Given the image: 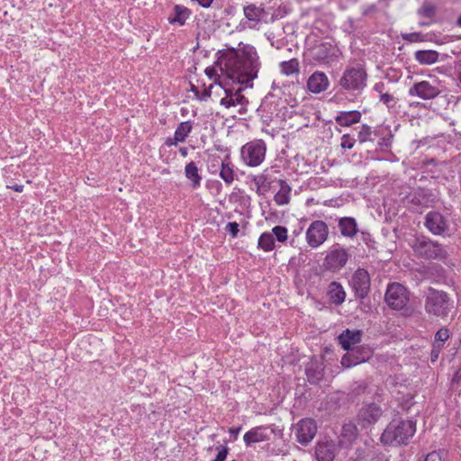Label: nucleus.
I'll return each instance as SVG.
<instances>
[{"label":"nucleus","instance_id":"9b49d317","mask_svg":"<svg viewBox=\"0 0 461 461\" xmlns=\"http://www.w3.org/2000/svg\"><path fill=\"white\" fill-rule=\"evenodd\" d=\"M351 287L357 298L364 299L370 292V276L364 268H357L350 281Z\"/></svg>","mask_w":461,"mask_h":461},{"label":"nucleus","instance_id":"393cba45","mask_svg":"<svg viewBox=\"0 0 461 461\" xmlns=\"http://www.w3.org/2000/svg\"><path fill=\"white\" fill-rule=\"evenodd\" d=\"M190 15L191 11L187 7L176 5L174 6L172 14L168 17V22L171 24L177 23L182 26L185 23Z\"/></svg>","mask_w":461,"mask_h":461},{"label":"nucleus","instance_id":"f704fd0d","mask_svg":"<svg viewBox=\"0 0 461 461\" xmlns=\"http://www.w3.org/2000/svg\"><path fill=\"white\" fill-rule=\"evenodd\" d=\"M258 248L266 252L271 251L275 248V239L270 232H264L258 238Z\"/></svg>","mask_w":461,"mask_h":461},{"label":"nucleus","instance_id":"412c9836","mask_svg":"<svg viewBox=\"0 0 461 461\" xmlns=\"http://www.w3.org/2000/svg\"><path fill=\"white\" fill-rule=\"evenodd\" d=\"M305 374L311 384L319 383L324 375L323 363L317 359H312L305 367Z\"/></svg>","mask_w":461,"mask_h":461},{"label":"nucleus","instance_id":"dca6fc26","mask_svg":"<svg viewBox=\"0 0 461 461\" xmlns=\"http://www.w3.org/2000/svg\"><path fill=\"white\" fill-rule=\"evenodd\" d=\"M383 411L375 403H370L363 406L357 414V421L363 426L367 427L375 424L382 417Z\"/></svg>","mask_w":461,"mask_h":461},{"label":"nucleus","instance_id":"39448f33","mask_svg":"<svg viewBox=\"0 0 461 461\" xmlns=\"http://www.w3.org/2000/svg\"><path fill=\"white\" fill-rule=\"evenodd\" d=\"M367 74L365 68L357 65L348 67L339 79V86L347 91H362L366 86Z\"/></svg>","mask_w":461,"mask_h":461},{"label":"nucleus","instance_id":"f3484780","mask_svg":"<svg viewBox=\"0 0 461 461\" xmlns=\"http://www.w3.org/2000/svg\"><path fill=\"white\" fill-rule=\"evenodd\" d=\"M274 429L269 426H258L247 431L243 436L246 446L267 441L270 439Z\"/></svg>","mask_w":461,"mask_h":461},{"label":"nucleus","instance_id":"8fccbe9b","mask_svg":"<svg viewBox=\"0 0 461 461\" xmlns=\"http://www.w3.org/2000/svg\"><path fill=\"white\" fill-rule=\"evenodd\" d=\"M378 145L381 147V148H384V147H389L391 145V137H388V138H382L379 142H378Z\"/></svg>","mask_w":461,"mask_h":461},{"label":"nucleus","instance_id":"9d476101","mask_svg":"<svg viewBox=\"0 0 461 461\" xmlns=\"http://www.w3.org/2000/svg\"><path fill=\"white\" fill-rule=\"evenodd\" d=\"M385 301L391 308L402 310L409 302V293L406 287L399 283L390 284L385 293Z\"/></svg>","mask_w":461,"mask_h":461},{"label":"nucleus","instance_id":"c03bdc74","mask_svg":"<svg viewBox=\"0 0 461 461\" xmlns=\"http://www.w3.org/2000/svg\"><path fill=\"white\" fill-rule=\"evenodd\" d=\"M225 230L230 232V234L232 236V238H236L238 236V233L240 231L239 230V224L235 221L229 222L225 228Z\"/></svg>","mask_w":461,"mask_h":461},{"label":"nucleus","instance_id":"3c124183","mask_svg":"<svg viewBox=\"0 0 461 461\" xmlns=\"http://www.w3.org/2000/svg\"><path fill=\"white\" fill-rule=\"evenodd\" d=\"M241 430V427H232L229 429V432L234 436V438H236L239 435V433L240 432Z\"/></svg>","mask_w":461,"mask_h":461},{"label":"nucleus","instance_id":"7ed1b4c3","mask_svg":"<svg viewBox=\"0 0 461 461\" xmlns=\"http://www.w3.org/2000/svg\"><path fill=\"white\" fill-rule=\"evenodd\" d=\"M424 307L427 313L445 318L452 310L453 302L446 292L430 287L425 298Z\"/></svg>","mask_w":461,"mask_h":461},{"label":"nucleus","instance_id":"37998d69","mask_svg":"<svg viewBox=\"0 0 461 461\" xmlns=\"http://www.w3.org/2000/svg\"><path fill=\"white\" fill-rule=\"evenodd\" d=\"M356 140L349 135L344 134L341 137L340 146L342 149H351L355 145Z\"/></svg>","mask_w":461,"mask_h":461},{"label":"nucleus","instance_id":"aec40b11","mask_svg":"<svg viewBox=\"0 0 461 461\" xmlns=\"http://www.w3.org/2000/svg\"><path fill=\"white\" fill-rule=\"evenodd\" d=\"M362 332L358 330H346L339 336V341L344 350L349 351L361 341Z\"/></svg>","mask_w":461,"mask_h":461},{"label":"nucleus","instance_id":"cd10ccee","mask_svg":"<svg viewBox=\"0 0 461 461\" xmlns=\"http://www.w3.org/2000/svg\"><path fill=\"white\" fill-rule=\"evenodd\" d=\"M220 177L228 185H231L235 180L234 166L231 164L230 159L226 158L220 163Z\"/></svg>","mask_w":461,"mask_h":461},{"label":"nucleus","instance_id":"ddd939ff","mask_svg":"<svg viewBox=\"0 0 461 461\" xmlns=\"http://www.w3.org/2000/svg\"><path fill=\"white\" fill-rule=\"evenodd\" d=\"M317 433V424L314 420L310 418L302 419L295 427L296 440L307 446Z\"/></svg>","mask_w":461,"mask_h":461},{"label":"nucleus","instance_id":"c85d7f7f","mask_svg":"<svg viewBox=\"0 0 461 461\" xmlns=\"http://www.w3.org/2000/svg\"><path fill=\"white\" fill-rule=\"evenodd\" d=\"M243 13L245 17L253 23L260 22L265 16L266 12L261 6H258L255 4H249L243 7Z\"/></svg>","mask_w":461,"mask_h":461},{"label":"nucleus","instance_id":"7c9ffc66","mask_svg":"<svg viewBox=\"0 0 461 461\" xmlns=\"http://www.w3.org/2000/svg\"><path fill=\"white\" fill-rule=\"evenodd\" d=\"M185 175L191 181L193 188L196 189L201 185L202 176L198 173V167L194 162L191 161L185 167Z\"/></svg>","mask_w":461,"mask_h":461},{"label":"nucleus","instance_id":"f257e3e1","mask_svg":"<svg viewBox=\"0 0 461 461\" xmlns=\"http://www.w3.org/2000/svg\"><path fill=\"white\" fill-rule=\"evenodd\" d=\"M217 64L221 73L232 83L252 87L260 68L259 57L256 49L248 46L240 50H228L219 57Z\"/></svg>","mask_w":461,"mask_h":461},{"label":"nucleus","instance_id":"c756f323","mask_svg":"<svg viewBox=\"0 0 461 461\" xmlns=\"http://www.w3.org/2000/svg\"><path fill=\"white\" fill-rule=\"evenodd\" d=\"M280 189L274 196L275 203L279 205L288 204L290 202L291 186L284 180L279 181Z\"/></svg>","mask_w":461,"mask_h":461},{"label":"nucleus","instance_id":"4c0bfd02","mask_svg":"<svg viewBox=\"0 0 461 461\" xmlns=\"http://www.w3.org/2000/svg\"><path fill=\"white\" fill-rule=\"evenodd\" d=\"M270 233H272L274 239L276 238L279 242H285L288 239L287 229L281 225L275 226Z\"/></svg>","mask_w":461,"mask_h":461},{"label":"nucleus","instance_id":"4468645a","mask_svg":"<svg viewBox=\"0 0 461 461\" xmlns=\"http://www.w3.org/2000/svg\"><path fill=\"white\" fill-rule=\"evenodd\" d=\"M425 227L434 235H445L449 229L447 217L438 212H429L425 216Z\"/></svg>","mask_w":461,"mask_h":461},{"label":"nucleus","instance_id":"09e8293b","mask_svg":"<svg viewBox=\"0 0 461 461\" xmlns=\"http://www.w3.org/2000/svg\"><path fill=\"white\" fill-rule=\"evenodd\" d=\"M374 90L379 94V96H380L382 94H384V83H383V82H378V83H376V84L374 86Z\"/></svg>","mask_w":461,"mask_h":461},{"label":"nucleus","instance_id":"de8ad7c7","mask_svg":"<svg viewBox=\"0 0 461 461\" xmlns=\"http://www.w3.org/2000/svg\"><path fill=\"white\" fill-rule=\"evenodd\" d=\"M442 348V345H433V349L431 351V361L434 362L438 357V354Z\"/></svg>","mask_w":461,"mask_h":461},{"label":"nucleus","instance_id":"4be33fe9","mask_svg":"<svg viewBox=\"0 0 461 461\" xmlns=\"http://www.w3.org/2000/svg\"><path fill=\"white\" fill-rule=\"evenodd\" d=\"M361 113L359 111L339 112L335 117L336 122L342 127H349L357 123L361 120Z\"/></svg>","mask_w":461,"mask_h":461},{"label":"nucleus","instance_id":"a211bd4d","mask_svg":"<svg viewBox=\"0 0 461 461\" xmlns=\"http://www.w3.org/2000/svg\"><path fill=\"white\" fill-rule=\"evenodd\" d=\"M330 81L325 73L316 71L308 79L307 86L310 92L319 94L328 89Z\"/></svg>","mask_w":461,"mask_h":461},{"label":"nucleus","instance_id":"6e6552de","mask_svg":"<svg viewBox=\"0 0 461 461\" xmlns=\"http://www.w3.org/2000/svg\"><path fill=\"white\" fill-rule=\"evenodd\" d=\"M349 258L348 249L336 243L327 251L323 266L327 270L338 272L347 265Z\"/></svg>","mask_w":461,"mask_h":461},{"label":"nucleus","instance_id":"ea45409f","mask_svg":"<svg viewBox=\"0 0 461 461\" xmlns=\"http://www.w3.org/2000/svg\"><path fill=\"white\" fill-rule=\"evenodd\" d=\"M379 101L385 104L388 109L394 108L397 104V98L387 92L379 96Z\"/></svg>","mask_w":461,"mask_h":461},{"label":"nucleus","instance_id":"f03ea898","mask_svg":"<svg viewBox=\"0 0 461 461\" xmlns=\"http://www.w3.org/2000/svg\"><path fill=\"white\" fill-rule=\"evenodd\" d=\"M416 431V422L411 420L395 419L385 428L381 441L385 445H406Z\"/></svg>","mask_w":461,"mask_h":461},{"label":"nucleus","instance_id":"e433bc0d","mask_svg":"<svg viewBox=\"0 0 461 461\" xmlns=\"http://www.w3.org/2000/svg\"><path fill=\"white\" fill-rule=\"evenodd\" d=\"M420 17L432 18L436 14V6L429 1H424L417 11Z\"/></svg>","mask_w":461,"mask_h":461},{"label":"nucleus","instance_id":"a19ab883","mask_svg":"<svg viewBox=\"0 0 461 461\" xmlns=\"http://www.w3.org/2000/svg\"><path fill=\"white\" fill-rule=\"evenodd\" d=\"M449 338V330L447 328L439 329L435 335L434 345H442Z\"/></svg>","mask_w":461,"mask_h":461},{"label":"nucleus","instance_id":"79ce46f5","mask_svg":"<svg viewBox=\"0 0 461 461\" xmlns=\"http://www.w3.org/2000/svg\"><path fill=\"white\" fill-rule=\"evenodd\" d=\"M402 38L408 42H420L423 41V35L420 32L402 33Z\"/></svg>","mask_w":461,"mask_h":461},{"label":"nucleus","instance_id":"a18cd8bd","mask_svg":"<svg viewBox=\"0 0 461 461\" xmlns=\"http://www.w3.org/2000/svg\"><path fill=\"white\" fill-rule=\"evenodd\" d=\"M218 454L215 457L218 461H224L227 457L229 448L226 446H221L217 447Z\"/></svg>","mask_w":461,"mask_h":461},{"label":"nucleus","instance_id":"2eb2a0df","mask_svg":"<svg viewBox=\"0 0 461 461\" xmlns=\"http://www.w3.org/2000/svg\"><path fill=\"white\" fill-rule=\"evenodd\" d=\"M372 355L369 348H356L350 349L341 358V365L346 368H350L361 363L367 361Z\"/></svg>","mask_w":461,"mask_h":461},{"label":"nucleus","instance_id":"a878e982","mask_svg":"<svg viewBox=\"0 0 461 461\" xmlns=\"http://www.w3.org/2000/svg\"><path fill=\"white\" fill-rule=\"evenodd\" d=\"M328 295L332 303L340 305L346 298V292L339 282H331L328 288Z\"/></svg>","mask_w":461,"mask_h":461},{"label":"nucleus","instance_id":"c9c22d12","mask_svg":"<svg viewBox=\"0 0 461 461\" xmlns=\"http://www.w3.org/2000/svg\"><path fill=\"white\" fill-rule=\"evenodd\" d=\"M281 72L285 76H291L299 73V61L296 59H292L288 61L280 63Z\"/></svg>","mask_w":461,"mask_h":461},{"label":"nucleus","instance_id":"b1692460","mask_svg":"<svg viewBox=\"0 0 461 461\" xmlns=\"http://www.w3.org/2000/svg\"><path fill=\"white\" fill-rule=\"evenodd\" d=\"M357 426L349 421L342 426L339 442L341 445H351L357 439Z\"/></svg>","mask_w":461,"mask_h":461},{"label":"nucleus","instance_id":"20e7f679","mask_svg":"<svg viewBox=\"0 0 461 461\" xmlns=\"http://www.w3.org/2000/svg\"><path fill=\"white\" fill-rule=\"evenodd\" d=\"M411 248L422 258L443 260L447 258V252L441 244L424 236L417 237Z\"/></svg>","mask_w":461,"mask_h":461},{"label":"nucleus","instance_id":"58836bf2","mask_svg":"<svg viewBox=\"0 0 461 461\" xmlns=\"http://www.w3.org/2000/svg\"><path fill=\"white\" fill-rule=\"evenodd\" d=\"M373 133L372 128L367 124H363L357 134V139L360 143L372 140L371 135Z\"/></svg>","mask_w":461,"mask_h":461},{"label":"nucleus","instance_id":"49530a36","mask_svg":"<svg viewBox=\"0 0 461 461\" xmlns=\"http://www.w3.org/2000/svg\"><path fill=\"white\" fill-rule=\"evenodd\" d=\"M424 461H443L442 453L432 451L425 456Z\"/></svg>","mask_w":461,"mask_h":461},{"label":"nucleus","instance_id":"4d7b16f0","mask_svg":"<svg viewBox=\"0 0 461 461\" xmlns=\"http://www.w3.org/2000/svg\"><path fill=\"white\" fill-rule=\"evenodd\" d=\"M458 86H461V71L458 73Z\"/></svg>","mask_w":461,"mask_h":461},{"label":"nucleus","instance_id":"f8f14e48","mask_svg":"<svg viewBox=\"0 0 461 461\" xmlns=\"http://www.w3.org/2000/svg\"><path fill=\"white\" fill-rule=\"evenodd\" d=\"M441 93L439 87L427 80L414 83L408 90L410 96H417L422 100H431Z\"/></svg>","mask_w":461,"mask_h":461},{"label":"nucleus","instance_id":"5701e85b","mask_svg":"<svg viewBox=\"0 0 461 461\" xmlns=\"http://www.w3.org/2000/svg\"><path fill=\"white\" fill-rule=\"evenodd\" d=\"M192 131V123L189 121L181 122L175 131L174 138L167 139V146L176 145L178 142H184L185 138Z\"/></svg>","mask_w":461,"mask_h":461},{"label":"nucleus","instance_id":"13d9d810","mask_svg":"<svg viewBox=\"0 0 461 461\" xmlns=\"http://www.w3.org/2000/svg\"><path fill=\"white\" fill-rule=\"evenodd\" d=\"M456 23L461 26V15L458 17Z\"/></svg>","mask_w":461,"mask_h":461},{"label":"nucleus","instance_id":"1a4fd4ad","mask_svg":"<svg viewBox=\"0 0 461 461\" xmlns=\"http://www.w3.org/2000/svg\"><path fill=\"white\" fill-rule=\"evenodd\" d=\"M329 237V228L325 221L321 220L313 221L308 227L305 239L312 249H317L322 245Z\"/></svg>","mask_w":461,"mask_h":461},{"label":"nucleus","instance_id":"423d86ee","mask_svg":"<svg viewBox=\"0 0 461 461\" xmlns=\"http://www.w3.org/2000/svg\"><path fill=\"white\" fill-rule=\"evenodd\" d=\"M267 145L262 140H254L243 145L240 149L242 162L251 167L259 166L266 158Z\"/></svg>","mask_w":461,"mask_h":461},{"label":"nucleus","instance_id":"6ab92c4d","mask_svg":"<svg viewBox=\"0 0 461 461\" xmlns=\"http://www.w3.org/2000/svg\"><path fill=\"white\" fill-rule=\"evenodd\" d=\"M338 227L342 237L353 240L358 233V225L353 217H340L337 219Z\"/></svg>","mask_w":461,"mask_h":461},{"label":"nucleus","instance_id":"5fc2aeb1","mask_svg":"<svg viewBox=\"0 0 461 461\" xmlns=\"http://www.w3.org/2000/svg\"><path fill=\"white\" fill-rule=\"evenodd\" d=\"M205 73L210 78H212L215 75V71L213 68H206Z\"/></svg>","mask_w":461,"mask_h":461},{"label":"nucleus","instance_id":"0eeeda50","mask_svg":"<svg viewBox=\"0 0 461 461\" xmlns=\"http://www.w3.org/2000/svg\"><path fill=\"white\" fill-rule=\"evenodd\" d=\"M220 89L223 92L224 96L221 98L220 104L226 108L239 107L240 114H244L247 112V98L241 95L243 88L238 86V88L229 87L228 84L220 81L218 84Z\"/></svg>","mask_w":461,"mask_h":461},{"label":"nucleus","instance_id":"bb28decb","mask_svg":"<svg viewBox=\"0 0 461 461\" xmlns=\"http://www.w3.org/2000/svg\"><path fill=\"white\" fill-rule=\"evenodd\" d=\"M315 456L318 461H333L335 457L334 446L330 443L317 444Z\"/></svg>","mask_w":461,"mask_h":461},{"label":"nucleus","instance_id":"864d4df0","mask_svg":"<svg viewBox=\"0 0 461 461\" xmlns=\"http://www.w3.org/2000/svg\"><path fill=\"white\" fill-rule=\"evenodd\" d=\"M216 163H213L212 166H211V168H210V172L211 173H215L217 171V166L220 165L221 161H219L218 159H215L214 160Z\"/></svg>","mask_w":461,"mask_h":461},{"label":"nucleus","instance_id":"603ef678","mask_svg":"<svg viewBox=\"0 0 461 461\" xmlns=\"http://www.w3.org/2000/svg\"><path fill=\"white\" fill-rule=\"evenodd\" d=\"M8 187L16 192H23V185H11Z\"/></svg>","mask_w":461,"mask_h":461},{"label":"nucleus","instance_id":"473e14b6","mask_svg":"<svg viewBox=\"0 0 461 461\" xmlns=\"http://www.w3.org/2000/svg\"><path fill=\"white\" fill-rule=\"evenodd\" d=\"M414 58L422 65H431L438 60V53L431 50H418L414 53Z\"/></svg>","mask_w":461,"mask_h":461},{"label":"nucleus","instance_id":"6e6d98bb","mask_svg":"<svg viewBox=\"0 0 461 461\" xmlns=\"http://www.w3.org/2000/svg\"><path fill=\"white\" fill-rule=\"evenodd\" d=\"M179 151H180L181 155L184 157L186 156V154H187L186 149H185V148L180 149Z\"/></svg>","mask_w":461,"mask_h":461},{"label":"nucleus","instance_id":"2f4dec72","mask_svg":"<svg viewBox=\"0 0 461 461\" xmlns=\"http://www.w3.org/2000/svg\"><path fill=\"white\" fill-rule=\"evenodd\" d=\"M330 44H320L312 50V59L320 62H328L329 58L332 56Z\"/></svg>","mask_w":461,"mask_h":461},{"label":"nucleus","instance_id":"72a5a7b5","mask_svg":"<svg viewBox=\"0 0 461 461\" xmlns=\"http://www.w3.org/2000/svg\"><path fill=\"white\" fill-rule=\"evenodd\" d=\"M251 180L257 186V194L258 195H264L270 189V182L268 180L267 175L265 173H261L256 176H251Z\"/></svg>","mask_w":461,"mask_h":461}]
</instances>
